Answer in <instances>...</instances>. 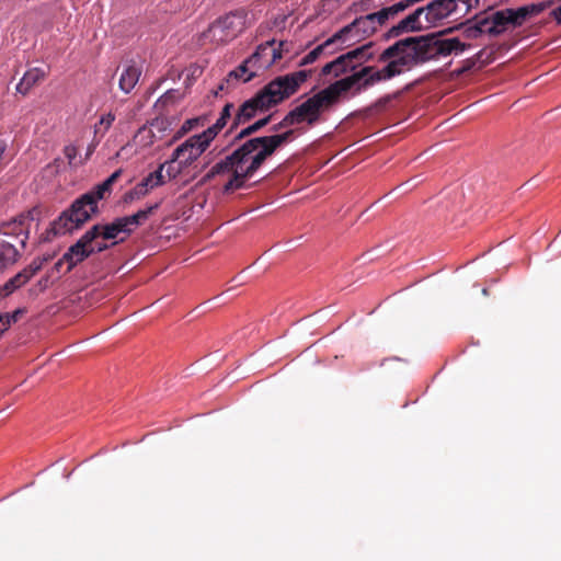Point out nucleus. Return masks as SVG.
Segmentation results:
<instances>
[{
	"instance_id": "12",
	"label": "nucleus",
	"mask_w": 561,
	"mask_h": 561,
	"mask_svg": "<svg viewBox=\"0 0 561 561\" xmlns=\"http://www.w3.org/2000/svg\"><path fill=\"white\" fill-rule=\"evenodd\" d=\"M95 233L96 228H90L85 231V233H83L75 244L69 247L61 259L56 262L54 268L59 273L62 265L67 264L65 273L70 272L76 265L93 254V250L90 248V242L96 239Z\"/></svg>"
},
{
	"instance_id": "21",
	"label": "nucleus",
	"mask_w": 561,
	"mask_h": 561,
	"mask_svg": "<svg viewBox=\"0 0 561 561\" xmlns=\"http://www.w3.org/2000/svg\"><path fill=\"white\" fill-rule=\"evenodd\" d=\"M234 108V105L232 103H227L220 114L219 117L216 119V122L208 127L205 131H211V135L209 137L210 140H213L219 131H221L228 124L229 121L232 122V111Z\"/></svg>"
},
{
	"instance_id": "23",
	"label": "nucleus",
	"mask_w": 561,
	"mask_h": 561,
	"mask_svg": "<svg viewBox=\"0 0 561 561\" xmlns=\"http://www.w3.org/2000/svg\"><path fill=\"white\" fill-rule=\"evenodd\" d=\"M556 3V0H546L538 3H530L523 7L517 8L519 12V18H522L523 23L534 15H537L548 8L552 7Z\"/></svg>"
},
{
	"instance_id": "9",
	"label": "nucleus",
	"mask_w": 561,
	"mask_h": 561,
	"mask_svg": "<svg viewBox=\"0 0 561 561\" xmlns=\"http://www.w3.org/2000/svg\"><path fill=\"white\" fill-rule=\"evenodd\" d=\"M524 23L519 18L518 9H505L492 12L488 16L476 18V23L469 31L473 36L478 34L500 35L510 27H518Z\"/></svg>"
},
{
	"instance_id": "27",
	"label": "nucleus",
	"mask_w": 561,
	"mask_h": 561,
	"mask_svg": "<svg viewBox=\"0 0 561 561\" xmlns=\"http://www.w3.org/2000/svg\"><path fill=\"white\" fill-rule=\"evenodd\" d=\"M184 98V93L180 90L170 89L164 94H162L158 101L156 102V107H164L168 105H173L181 101Z\"/></svg>"
},
{
	"instance_id": "3",
	"label": "nucleus",
	"mask_w": 561,
	"mask_h": 561,
	"mask_svg": "<svg viewBox=\"0 0 561 561\" xmlns=\"http://www.w3.org/2000/svg\"><path fill=\"white\" fill-rule=\"evenodd\" d=\"M311 73V69H302L273 79L253 98L240 105L232 118L230 130L245 124L257 113L267 111L295 94L310 78Z\"/></svg>"
},
{
	"instance_id": "18",
	"label": "nucleus",
	"mask_w": 561,
	"mask_h": 561,
	"mask_svg": "<svg viewBox=\"0 0 561 561\" xmlns=\"http://www.w3.org/2000/svg\"><path fill=\"white\" fill-rule=\"evenodd\" d=\"M141 69L136 65H126L118 79V87L122 92L129 94L139 81Z\"/></svg>"
},
{
	"instance_id": "17",
	"label": "nucleus",
	"mask_w": 561,
	"mask_h": 561,
	"mask_svg": "<svg viewBox=\"0 0 561 561\" xmlns=\"http://www.w3.org/2000/svg\"><path fill=\"white\" fill-rule=\"evenodd\" d=\"M92 228H96V239L102 238L103 240H115L119 239L123 241L124 238H119L121 233L128 236V229L122 217L116 218L110 224L101 225L96 224Z\"/></svg>"
},
{
	"instance_id": "13",
	"label": "nucleus",
	"mask_w": 561,
	"mask_h": 561,
	"mask_svg": "<svg viewBox=\"0 0 561 561\" xmlns=\"http://www.w3.org/2000/svg\"><path fill=\"white\" fill-rule=\"evenodd\" d=\"M427 30H430V26L425 20L424 10L420 7L401 19L397 24L392 25L385 33V37L387 39H391L408 33H416Z\"/></svg>"
},
{
	"instance_id": "34",
	"label": "nucleus",
	"mask_w": 561,
	"mask_h": 561,
	"mask_svg": "<svg viewBox=\"0 0 561 561\" xmlns=\"http://www.w3.org/2000/svg\"><path fill=\"white\" fill-rule=\"evenodd\" d=\"M288 118H289V112L285 115V117L278 124H276L272 127V130L276 133L283 128H287V127L296 125L295 122H291Z\"/></svg>"
},
{
	"instance_id": "35",
	"label": "nucleus",
	"mask_w": 561,
	"mask_h": 561,
	"mask_svg": "<svg viewBox=\"0 0 561 561\" xmlns=\"http://www.w3.org/2000/svg\"><path fill=\"white\" fill-rule=\"evenodd\" d=\"M257 129L255 128V126L253 124L249 125L248 127L241 129L238 135L234 137L236 140H241V139H244L247 137H249L250 135L256 133Z\"/></svg>"
},
{
	"instance_id": "24",
	"label": "nucleus",
	"mask_w": 561,
	"mask_h": 561,
	"mask_svg": "<svg viewBox=\"0 0 561 561\" xmlns=\"http://www.w3.org/2000/svg\"><path fill=\"white\" fill-rule=\"evenodd\" d=\"M165 163L160 164L157 170L149 173L146 178L142 179L140 182L141 185H144L145 188H147V192L149 193L153 188L161 186L164 183V176L162 174L163 168Z\"/></svg>"
},
{
	"instance_id": "39",
	"label": "nucleus",
	"mask_w": 561,
	"mask_h": 561,
	"mask_svg": "<svg viewBox=\"0 0 561 561\" xmlns=\"http://www.w3.org/2000/svg\"><path fill=\"white\" fill-rule=\"evenodd\" d=\"M271 117L272 116L268 115V116H266L264 118H261V119L256 121L255 123H253V125L255 126V128L257 130H260L261 128H263L264 126H266L270 123Z\"/></svg>"
},
{
	"instance_id": "26",
	"label": "nucleus",
	"mask_w": 561,
	"mask_h": 561,
	"mask_svg": "<svg viewBox=\"0 0 561 561\" xmlns=\"http://www.w3.org/2000/svg\"><path fill=\"white\" fill-rule=\"evenodd\" d=\"M31 278L32 277L24 270H22L4 283L3 290H7V293L10 295L26 284Z\"/></svg>"
},
{
	"instance_id": "28",
	"label": "nucleus",
	"mask_w": 561,
	"mask_h": 561,
	"mask_svg": "<svg viewBox=\"0 0 561 561\" xmlns=\"http://www.w3.org/2000/svg\"><path fill=\"white\" fill-rule=\"evenodd\" d=\"M114 121L115 115L112 112L102 115L99 123L94 126L95 137H98V135L100 134V138H102L108 130V128L112 126Z\"/></svg>"
},
{
	"instance_id": "19",
	"label": "nucleus",
	"mask_w": 561,
	"mask_h": 561,
	"mask_svg": "<svg viewBox=\"0 0 561 561\" xmlns=\"http://www.w3.org/2000/svg\"><path fill=\"white\" fill-rule=\"evenodd\" d=\"M45 77V71L41 68H32L27 70L20 82L16 84V91L26 94L36 83Z\"/></svg>"
},
{
	"instance_id": "37",
	"label": "nucleus",
	"mask_w": 561,
	"mask_h": 561,
	"mask_svg": "<svg viewBox=\"0 0 561 561\" xmlns=\"http://www.w3.org/2000/svg\"><path fill=\"white\" fill-rule=\"evenodd\" d=\"M556 2H561V0H556ZM550 15L556 20L558 24H561V5L554 8Z\"/></svg>"
},
{
	"instance_id": "5",
	"label": "nucleus",
	"mask_w": 561,
	"mask_h": 561,
	"mask_svg": "<svg viewBox=\"0 0 561 561\" xmlns=\"http://www.w3.org/2000/svg\"><path fill=\"white\" fill-rule=\"evenodd\" d=\"M98 213V202L88 193L78 197L71 206L54 221L56 234H66L80 228L93 214Z\"/></svg>"
},
{
	"instance_id": "11",
	"label": "nucleus",
	"mask_w": 561,
	"mask_h": 561,
	"mask_svg": "<svg viewBox=\"0 0 561 561\" xmlns=\"http://www.w3.org/2000/svg\"><path fill=\"white\" fill-rule=\"evenodd\" d=\"M381 27L377 24L374 13L355 19L352 23L335 33V38H340L341 45L348 47L360 39L368 37Z\"/></svg>"
},
{
	"instance_id": "1",
	"label": "nucleus",
	"mask_w": 561,
	"mask_h": 561,
	"mask_svg": "<svg viewBox=\"0 0 561 561\" xmlns=\"http://www.w3.org/2000/svg\"><path fill=\"white\" fill-rule=\"evenodd\" d=\"M467 47L457 37L440 38L439 34L399 39L380 54L379 61L387 62L383 68L365 67L334 81L290 110L288 119L296 125L307 123L313 126L320 121L322 112L336 104L347 92L359 94L376 83L390 80L430 60L459 55Z\"/></svg>"
},
{
	"instance_id": "40",
	"label": "nucleus",
	"mask_w": 561,
	"mask_h": 561,
	"mask_svg": "<svg viewBox=\"0 0 561 561\" xmlns=\"http://www.w3.org/2000/svg\"><path fill=\"white\" fill-rule=\"evenodd\" d=\"M99 142H100V138L94 136V139H93L92 144L88 147L85 159H88L94 152V150H95L96 146L99 145Z\"/></svg>"
},
{
	"instance_id": "15",
	"label": "nucleus",
	"mask_w": 561,
	"mask_h": 561,
	"mask_svg": "<svg viewBox=\"0 0 561 561\" xmlns=\"http://www.w3.org/2000/svg\"><path fill=\"white\" fill-rule=\"evenodd\" d=\"M420 1L421 0H400L392 4L380 5L379 8L375 9L376 11L373 13L376 18L377 24H380V26H383L389 21H393L403 11L413 7L415 3L420 2Z\"/></svg>"
},
{
	"instance_id": "10",
	"label": "nucleus",
	"mask_w": 561,
	"mask_h": 561,
	"mask_svg": "<svg viewBox=\"0 0 561 561\" xmlns=\"http://www.w3.org/2000/svg\"><path fill=\"white\" fill-rule=\"evenodd\" d=\"M210 135L211 131H203L191 136L174 149L169 162H178L180 168L191 165L209 146Z\"/></svg>"
},
{
	"instance_id": "30",
	"label": "nucleus",
	"mask_w": 561,
	"mask_h": 561,
	"mask_svg": "<svg viewBox=\"0 0 561 561\" xmlns=\"http://www.w3.org/2000/svg\"><path fill=\"white\" fill-rule=\"evenodd\" d=\"M198 122H199L198 118L186 119L182 124L181 128L173 136L172 141H175V140L180 139L181 137H183L186 133L192 130L198 124Z\"/></svg>"
},
{
	"instance_id": "42",
	"label": "nucleus",
	"mask_w": 561,
	"mask_h": 561,
	"mask_svg": "<svg viewBox=\"0 0 561 561\" xmlns=\"http://www.w3.org/2000/svg\"><path fill=\"white\" fill-rule=\"evenodd\" d=\"M482 294H483V295H488V289H486V288H484V289L482 290Z\"/></svg>"
},
{
	"instance_id": "16",
	"label": "nucleus",
	"mask_w": 561,
	"mask_h": 561,
	"mask_svg": "<svg viewBox=\"0 0 561 561\" xmlns=\"http://www.w3.org/2000/svg\"><path fill=\"white\" fill-rule=\"evenodd\" d=\"M344 48L341 45L340 38H335V34L324 41L322 44L314 47L307 55H305L298 62L299 67H304L310 64L316 62L322 56H329L334 54L336 50Z\"/></svg>"
},
{
	"instance_id": "7",
	"label": "nucleus",
	"mask_w": 561,
	"mask_h": 561,
	"mask_svg": "<svg viewBox=\"0 0 561 561\" xmlns=\"http://www.w3.org/2000/svg\"><path fill=\"white\" fill-rule=\"evenodd\" d=\"M28 232L22 221L8 222L0 229V268L14 264L25 248Z\"/></svg>"
},
{
	"instance_id": "14",
	"label": "nucleus",
	"mask_w": 561,
	"mask_h": 561,
	"mask_svg": "<svg viewBox=\"0 0 561 561\" xmlns=\"http://www.w3.org/2000/svg\"><path fill=\"white\" fill-rule=\"evenodd\" d=\"M178 121L176 116H159L150 123L149 128L145 126L139 128L135 138H140V141H144V146H149L154 141L156 133L161 137L164 133L172 130Z\"/></svg>"
},
{
	"instance_id": "8",
	"label": "nucleus",
	"mask_w": 561,
	"mask_h": 561,
	"mask_svg": "<svg viewBox=\"0 0 561 561\" xmlns=\"http://www.w3.org/2000/svg\"><path fill=\"white\" fill-rule=\"evenodd\" d=\"M371 48L373 44L368 43L337 56L322 67L320 76L339 78L348 72L351 73L350 76L358 72L362 68L366 67L364 64L373 58L374 53Z\"/></svg>"
},
{
	"instance_id": "33",
	"label": "nucleus",
	"mask_w": 561,
	"mask_h": 561,
	"mask_svg": "<svg viewBox=\"0 0 561 561\" xmlns=\"http://www.w3.org/2000/svg\"><path fill=\"white\" fill-rule=\"evenodd\" d=\"M64 153H65L70 165L76 163V159L78 156V149L75 145H67L64 148Z\"/></svg>"
},
{
	"instance_id": "31",
	"label": "nucleus",
	"mask_w": 561,
	"mask_h": 561,
	"mask_svg": "<svg viewBox=\"0 0 561 561\" xmlns=\"http://www.w3.org/2000/svg\"><path fill=\"white\" fill-rule=\"evenodd\" d=\"M48 257H35L33 261L23 270L33 277L39 270H42L45 262H47Z\"/></svg>"
},
{
	"instance_id": "4",
	"label": "nucleus",
	"mask_w": 561,
	"mask_h": 561,
	"mask_svg": "<svg viewBox=\"0 0 561 561\" xmlns=\"http://www.w3.org/2000/svg\"><path fill=\"white\" fill-rule=\"evenodd\" d=\"M275 41H267L261 44L256 50L247 58L237 69L230 71L227 78L218 85L215 94L219 91L230 89L237 82H249L256 76V72L262 67H267L283 57L284 47L286 42H279L278 47H274Z\"/></svg>"
},
{
	"instance_id": "25",
	"label": "nucleus",
	"mask_w": 561,
	"mask_h": 561,
	"mask_svg": "<svg viewBox=\"0 0 561 561\" xmlns=\"http://www.w3.org/2000/svg\"><path fill=\"white\" fill-rule=\"evenodd\" d=\"M25 313L24 308H18L13 312H5L0 314V337L9 330V328L18 322V320Z\"/></svg>"
},
{
	"instance_id": "38",
	"label": "nucleus",
	"mask_w": 561,
	"mask_h": 561,
	"mask_svg": "<svg viewBox=\"0 0 561 561\" xmlns=\"http://www.w3.org/2000/svg\"><path fill=\"white\" fill-rule=\"evenodd\" d=\"M48 284H49V277L45 276V277H42L37 282L36 287L38 288L39 291H44L48 287Z\"/></svg>"
},
{
	"instance_id": "29",
	"label": "nucleus",
	"mask_w": 561,
	"mask_h": 561,
	"mask_svg": "<svg viewBox=\"0 0 561 561\" xmlns=\"http://www.w3.org/2000/svg\"><path fill=\"white\" fill-rule=\"evenodd\" d=\"M148 194L147 188L140 184V182L130 191L126 192L124 195L125 203H131L134 201L140 199L141 197Z\"/></svg>"
},
{
	"instance_id": "32",
	"label": "nucleus",
	"mask_w": 561,
	"mask_h": 561,
	"mask_svg": "<svg viewBox=\"0 0 561 561\" xmlns=\"http://www.w3.org/2000/svg\"><path fill=\"white\" fill-rule=\"evenodd\" d=\"M393 0H362V7L365 10L377 9L380 5L392 4Z\"/></svg>"
},
{
	"instance_id": "22",
	"label": "nucleus",
	"mask_w": 561,
	"mask_h": 561,
	"mask_svg": "<svg viewBox=\"0 0 561 561\" xmlns=\"http://www.w3.org/2000/svg\"><path fill=\"white\" fill-rule=\"evenodd\" d=\"M121 174H122V170L121 169L116 170L106 180H104L102 183L98 184L93 190H91L87 193L89 195H91L93 197V199L99 203V201H101L105 197L106 193L111 192L112 185L121 176Z\"/></svg>"
},
{
	"instance_id": "20",
	"label": "nucleus",
	"mask_w": 561,
	"mask_h": 561,
	"mask_svg": "<svg viewBox=\"0 0 561 561\" xmlns=\"http://www.w3.org/2000/svg\"><path fill=\"white\" fill-rule=\"evenodd\" d=\"M160 202L159 203H156L153 205H150L148 206L147 208L145 209H140L138 210L137 213H135L134 215H130V216H124L122 217L124 222L126 224V227L128 229V232L129 234L133 232V230L140 226L141 224H144L148 218L149 216L156 210L159 208L160 206Z\"/></svg>"
},
{
	"instance_id": "41",
	"label": "nucleus",
	"mask_w": 561,
	"mask_h": 561,
	"mask_svg": "<svg viewBox=\"0 0 561 561\" xmlns=\"http://www.w3.org/2000/svg\"><path fill=\"white\" fill-rule=\"evenodd\" d=\"M9 296V293L7 290H3V286L0 287V300Z\"/></svg>"
},
{
	"instance_id": "6",
	"label": "nucleus",
	"mask_w": 561,
	"mask_h": 561,
	"mask_svg": "<svg viewBox=\"0 0 561 561\" xmlns=\"http://www.w3.org/2000/svg\"><path fill=\"white\" fill-rule=\"evenodd\" d=\"M249 24V13L239 9L217 19L202 34V37L215 44H225L236 38Z\"/></svg>"
},
{
	"instance_id": "2",
	"label": "nucleus",
	"mask_w": 561,
	"mask_h": 561,
	"mask_svg": "<svg viewBox=\"0 0 561 561\" xmlns=\"http://www.w3.org/2000/svg\"><path fill=\"white\" fill-rule=\"evenodd\" d=\"M293 135L294 130L288 129L282 134L247 139L230 154L215 163L202 178L201 183L205 184L217 175L231 172L232 175L225 184L224 192L244 188L247 180L251 179L280 146L288 142Z\"/></svg>"
},
{
	"instance_id": "36",
	"label": "nucleus",
	"mask_w": 561,
	"mask_h": 561,
	"mask_svg": "<svg viewBox=\"0 0 561 561\" xmlns=\"http://www.w3.org/2000/svg\"><path fill=\"white\" fill-rule=\"evenodd\" d=\"M90 248H92L93 253H99V252H103L106 249H108V244H106L103 241H99L98 239H95L94 241L90 242Z\"/></svg>"
}]
</instances>
